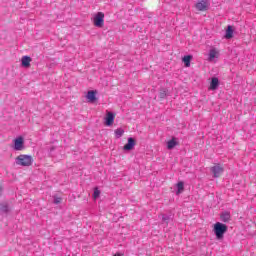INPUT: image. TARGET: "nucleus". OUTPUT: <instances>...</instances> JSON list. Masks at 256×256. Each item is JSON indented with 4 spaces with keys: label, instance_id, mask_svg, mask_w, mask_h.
<instances>
[{
    "label": "nucleus",
    "instance_id": "f257e3e1",
    "mask_svg": "<svg viewBox=\"0 0 256 256\" xmlns=\"http://www.w3.org/2000/svg\"><path fill=\"white\" fill-rule=\"evenodd\" d=\"M15 163L20 167H31V165H33V157L30 155L21 154L15 159Z\"/></svg>",
    "mask_w": 256,
    "mask_h": 256
},
{
    "label": "nucleus",
    "instance_id": "f03ea898",
    "mask_svg": "<svg viewBox=\"0 0 256 256\" xmlns=\"http://www.w3.org/2000/svg\"><path fill=\"white\" fill-rule=\"evenodd\" d=\"M228 227L226 224H223L221 222H216L214 224V235L216 236V239L221 240L223 237H225V233L227 231Z\"/></svg>",
    "mask_w": 256,
    "mask_h": 256
},
{
    "label": "nucleus",
    "instance_id": "7ed1b4c3",
    "mask_svg": "<svg viewBox=\"0 0 256 256\" xmlns=\"http://www.w3.org/2000/svg\"><path fill=\"white\" fill-rule=\"evenodd\" d=\"M92 21H93L94 27H98L99 29H101L103 25H105V13L97 12L93 16Z\"/></svg>",
    "mask_w": 256,
    "mask_h": 256
},
{
    "label": "nucleus",
    "instance_id": "20e7f679",
    "mask_svg": "<svg viewBox=\"0 0 256 256\" xmlns=\"http://www.w3.org/2000/svg\"><path fill=\"white\" fill-rule=\"evenodd\" d=\"M12 149L14 151H23L25 149V139L19 136L13 140Z\"/></svg>",
    "mask_w": 256,
    "mask_h": 256
},
{
    "label": "nucleus",
    "instance_id": "39448f33",
    "mask_svg": "<svg viewBox=\"0 0 256 256\" xmlns=\"http://www.w3.org/2000/svg\"><path fill=\"white\" fill-rule=\"evenodd\" d=\"M210 171L213 174V177L217 179L221 177V175H223V172L225 171V169L223 168V166L216 164L210 169Z\"/></svg>",
    "mask_w": 256,
    "mask_h": 256
},
{
    "label": "nucleus",
    "instance_id": "423d86ee",
    "mask_svg": "<svg viewBox=\"0 0 256 256\" xmlns=\"http://www.w3.org/2000/svg\"><path fill=\"white\" fill-rule=\"evenodd\" d=\"M104 120H105V125L107 127H111V125L115 123V114L113 112L107 111L106 117L104 118Z\"/></svg>",
    "mask_w": 256,
    "mask_h": 256
},
{
    "label": "nucleus",
    "instance_id": "0eeeda50",
    "mask_svg": "<svg viewBox=\"0 0 256 256\" xmlns=\"http://www.w3.org/2000/svg\"><path fill=\"white\" fill-rule=\"evenodd\" d=\"M209 5H210L209 1L201 0L196 3L195 7H196L197 11H207V9H209Z\"/></svg>",
    "mask_w": 256,
    "mask_h": 256
},
{
    "label": "nucleus",
    "instance_id": "6e6552de",
    "mask_svg": "<svg viewBox=\"0 0 256 256\" xmlns=\"http://www.w3.org/2000/svg\"><path fill=\"white\" fill-rule=\"evenodd\" d=\"M219 59V50L217 48H211L208 53V61L213 62Z\"/></svg>",
    "mask_w": 256,
    "mask_h": 256
},
{
    "label": "nucleus",
    "instance_id": "1a4fd4ad",
    "mask_svg": "<svg viewBox=\"0 0 256 256\" xmlns=\"http://www.w3.org/2000/svg\"><path fill=\"white\" fill-rule=\"evenodd\" d=\"M86 99L88 100V103H95V101H97V91L95 90L88 91L86 95Z\"/></svg>",
    "mask_w": 256,
    "mask_h": 256
},
{
    "label": "nucleus",
    "instance_id": "9d476101",
    "mask_svg": "<svg viewBox=\"0 0 256 256\" xmlns=\"http://www.w3.org/2000/svg\"><path fill=\"white\" fill-rule=\"evenodd\" d=\"M135 147V140L133 138H128V142L126 145H124L123 150L124 151H132Z\"/></svg>",
    "mask_w": 256,
    "mask_h": 256
},
{
    "label": "nucleus",
    "instance_id": "9b49d317",
    "mask_svg": "<svg viewBox=\"0 0 256 256\" xmlns=\"http://www.w3.org/2000/svg\"><path fill=\"white\" fill-rule=\"evenodd\" d=\"M218 87H219V78L213 77L211 79V83H210L209 89H210V91H215V90H217Z\"/></svg>",
    "mask_w": 256,
    "mask_h": 256
},
{
    "label": "nucleus",
    "instance_id": "f8f14e48",
    "mask_svg": "<svg viewBox=\"0 0 256 256\" xmlns=\"http://www.w3.org/2000/svg\"><path fill=\"white\" fill-rule=\"evenodd\" d=\"M31 57L23 56L21 59L22 67H31Z\"/></svg>",
    "mask_w": 256,
    "mask_h": 256
},
{
    "label": "nucleus",
    "instance_id": "ddd939ff",
    "mask_svg": "<svg viewBox=\"0 0 256 256\" xmlns=\"http://www.w3.org/2000/svg\"><path fill=\"white\" fill-rule=\"evenodd\" d=\"M220 219L223 223H229V221H231V214L229 212H224L220 215Z\"/></svg>",
    "mask_w": 256,
    "mask_h": 256
},
{
    "label": "nucleus",
    "instance_id": "4468645a",
    "mask_svg": "<svg viewBox=\"0 0 256 256\" xmlns=\"http://www.w3.org/2000/svg\"><path fill=\"white\" fill-rule=\"evenodd\" d=\"M176 188H177L176 195H181V193L185 191V184L183 183V181L178 182L176 184Z\"/></svg>",
    "mask_w": 256,
    "mask_h": 256
},
{
    "label": "nucleus",
    "instance_id": "2eb2a0df",
    "mask_svg": "<svg viewBox=\"0 0 256 256\" xmlns=\"http://www.w3.org/2000/svg\"><path fill=\"white\" fill-rule=\"evenodd\" d=\"M191 59H193V56L191 55H186L182 58V61L185 64V67H191Z\"/></svg>",
    "mask_w": 256,
    "mask_h": 256
},
{
    "label": "nucleus",
    "instance_id": "dca6fc26",
    "mask_svg": "<svg viewBox=\"0 0 256 256\" xmlns=\"http://www.w3.org/2000/svg\"><path fill=\"white\" fill-rule=\"evenodd\" d=\"M225 38L226 39H232L233 38V27L232 26H228V28L226 30Z\"/></svg>",
    "mask_w": 256,
    "mask_h": 256
},
{
    "label": "nucleus",
    "instance_id": "f3484780",
    "mask_svg": "<svg viewBox=\"0 0 256 256\" xmlns=\"http://www.w3.org/2000/svg\"><path fill=\"white\" fill-rule=\"evenodd\" d=\"M114 133H115V137L117 139H120V137H123L125 130H123L122 128H117Z\"/></svg>",
    "mask_w": 256,
    "mask_h": 256
},
{
    "label": "nucleus",
    "instance_id": "a211bd4d",
    "mask_svg": "<svg viewBox=\"0 0 256 256\" xmlns=\"http://www.w3.org/2000/svg\"><path fill=\"white\" fill-rule=\"evenodd\" d=\"M9 211V205L7 203H3L0 206V213H7Z\"/></svg>",
    "mask_w": 256,
    "mask_h": 256
},
{
    "label": "nucleus",
    "instance_id": "6ab92c4d",
    "mask_svg": "<svg viewBox=\"0 0 256 256\" xmlns=\"http://www.w3.org/2000/svg\"><path fill=\"white\" fill-rule=\"evenodd\" d=\"M176 146H177V142L175 141V139L169 140L167 142V148L168 149H173Z\"/></svg>",
    "mask_w": 256,
    "mask_h": 256
},
{
    "label": "nucleus",
    "instance_id": "aec40b11",
    "mask_svg": "<svg viewBox=\"0 0 256 256\" xmlns=\"http://www.w3.org/2000/svg\"><path fill=\"white\" fill-rule=\"evenodd\" d=\"M160 99H165L167 97V89L162 88L159 92Z\"/></svg>",
    "mask_w": 256,
    "mask_h": 256
},
{
    "label": "nucleus",
    "instance_id": "412c9836",
    "mask_svg": "<svg viewBox=\"0 0 256 256\" xmlns=\"http://www.w3.org/2000/svg\"><path fill=\"white\" fill-rule=\"evenodd\" d=\"M160 217H162V221L166 223V225L169 223V219H171V216L167 214H161Z\"/></svg>",
    "mask_w": 256,
    "mask_h": 256
},
{
    "label": "nucleus",
    "instance_id": "4be33fe9",
    "mask_svg": "<svg viewBox=\"0 0 256 256\" xmlns=\"http://www.w3.org/2000/svg\"><path fill=\"white\" fill-rule=\"evenodd\" d=\"M100 195L101 191L99 190V188H94L93 199H99Z\"/></svg>",
    "mask_w": 256,
    "mask_h": 256
},
{
    "label": "nucleus",
    "instance_id": "5701e85b",
    "mask_svg": "<svg viewBox=\"0 0 256 256\" xmlns=\"http://www.w3.org/2000/svg\"><path fill=\"white\" fill-rule=\"evenodd\" d=\"M54 203L55 205H59V203H61V198L59 197L54 198Z\"/></svg>",
    "mask_w": 256,
    "mask_h": 256
},
{
    "label": "nucleus",
    "instance_id": "b1692460",
    "mask_svg": "<svg viewBox=\"0 0 256 256\" xmlns=\"http://www.w3.org/2000/svg\"><path fill=\"white\" fill-rule=\"evenodd\" d=\"M2 191H3V186H0V195Z\"/></svg>",
    "mask_w": 256,
    "mask_h": 256
},
{
    "label": "nucleus",
    "instance_id": "393cba45",
    "mask_svg": "<svg viewBox=\"0 0 256 256\" xmlns=\"http://www.w3.org/2000/svg\"><path fill=\"white\" fill-rule=\"evenodd\" d=\"M114 256H123V255H121V254H115Z\"/></svg>",
    "mask_w": 256,
    "mask_h": 256
}]
</instances>
